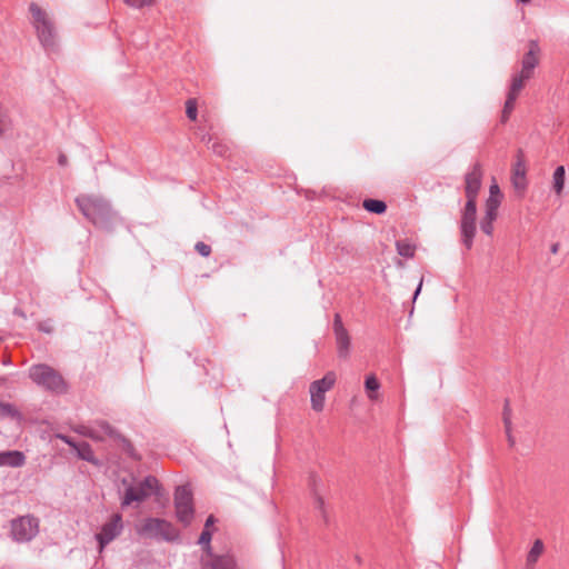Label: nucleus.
<instances>
[{"label": "nucleus", "mask_w": 569, "mask_h": 569, "mask_svg": "<svg viewBox=\"0 0 569 569\" xmlns=\"http://www.w3.org/2000/svg\"><path fill=\"white\" fill-rule=\"evenodd\" d=\"M29 378L37 386L56 395H64L69 389L68 382L62 375L46 363L31 366L29 369Z\"/></svg>", "instance_id": "1"}, {"label": "nucleus", "mask_w": 569, "mask_h": 569, "mask_svg": "<svg viewBox=\"0 0 569 569\" xmlns=\"http://www.w3.org/2000/svg\"><path fill=\"white\" fill-rule=\"evenodd\" d=\"M124 2L133 8H143L152 6L154 0H124Z\"/></svg>", "instance_id": "35"}, {"label": "nucleus", "mask_w": 569, "mask_h": 569, "mask_svg": "<svg viewBox=\"0 0 569 569\" xmlns=\"http://www.w3.org/2000/svg\"><path fill=\"white\" fill-rule=\"evenodd\" d=\"M39 532V520L33 516H23L11 521V537L17 542H28Z\"/></svg>", "instance_id": "10"}, {"label": "nucleus", "mask_w": 569, "mask_h": 569, "mask_svg": "<svg viewBox=\"0 0 569 569\" xmlns=\"http://www.w3.org/2000/svg\"><path fill=\"white\" fill-rule=\"evenodd\" d=\"M489 197L503 198V194L501 193L500 188L496 182H493L489 188Z\"/></svg>", "instance_id": "38"}, {"label": "nucleus", "mask_w": 569, "mask_h": 569, "mask_svg": "<svg viewBox=\"0 0 569 569\" xmlns=\"http://www.w3.org/2000/svg\"><path fill=\"white\" fill-rule=\"evenodd\" d=\"M503 198L500 197H488L486 200V211L487 213H493L498 216V209L501 204Z\"/></svg>", "instance_id": "30"}, {"label": "nucleus", "mask_w": 569, "mask_h": 569, "mask_svg": "<svg viewBox=\"0 0 569 569\" xmlns=\"http://www.w3.org/2000/svg\"><path fill=\"white\" fill-rule=\"evenodd\" d=\"M137 532L147 538L173 541L179 537L176 527L166 519L147 518L137 528Z\"/></svg>", "instance_id": "4"}, {"label": "nucleus", "mask_w": 569, "mask_h": 569, "mask_svg": "<svg viewBox=\"0 0 569 569\" xmlns=\"http://www.w3.org/2000/svg\"><path fill=\"white\" fill-rule=\"evenodd\" d=\"M74 450L77 451V455L80 459L88 461V462H96L93 450L88 442H86V441L78 442Z\"/></svg>", "instance_id": "20"}, {"label": "nucleus", "mask_w": 569, "mask_h": 569, "mask_svg": "<svg viewBox=\"0 0 569 569\" xmlns=\"http://www.w3.org/2000/svg\"><path fill=\"white\" fill-rule=\"evenodd\" d=\"M118 441L121 443L123 450L126 451V453L131 457V458H134V459H140L137 453H136V449L132 445V442L123 437L122 435L119 437Z\"/></svg>", "instance_id": "31"}, {"label": "nucleus", "mask_w": 569, "mask_h": 569, "mask_svg": "<svg viewBox=\"0 0 569 569\" xmlns=\"http://www.w3.org/2000/svg\"><path fill=\"white\" fill-rule=\"evenodd\" d=\"M38 329L46 333H51L53 330V327L51 325L50 320H44L38 323Z\"/></svg>", "instance_id": "37"}, {"label": "nucleus", "mask_w": 569, "mask_h": 569, "mask_svg": "<svg viewBox=\"0 0 569 569\" xmlns=\"http://www.w3.org/2000/svg\"><path fill=\"white\" fill-rule=\"evenodd\" d=\"M502 419L505 423L506 433H509L511 427V408L510 401L506 399L502 412Z\"/></svg>", "instance_id": "32"}, {"label": "nucleus", "mask_w": 569, "mask_h": 569, "mask_svg": "<svg viewBox=\"0 0 569 569\" xmlns=\"http://www.w3.org/2000/svg\"><path fill=\"white\" fill-rule=\"evenodd\" d=\"M482 167L476 162L465 177V193L467 201H476L482 182Z\"/></svg>", "instance_id": "13"}, {"label": "nucleus", "mask_w": 569, "mask_h": 569, "mask_svg": "<svg viewBox=\"0 0 569 569\" xmlns=\"http://www.w3.org/2000/svg\"><path fill=\"white\" fill-rule=\"evenodd\" d=\"M202 569H239L237 560L233 555H211L208 558L201 559Z\"/></svg>", "instance_id": "15"}, {"label": "nucleus", "mask_w": 569, "mask_h": 569, "mask_svg": "<svg viewBox=\"0 0 569 569\" xmlns=\"http://www.w3.org/2000/svg\"><path fill=\"white\" fill-rule=\"evenodd\" d=\"M212 152L219 157L226 158L229 156L230 147L228 143L219 138H217L212 144L209 147Z\"/></svg>", "instance_id": "25"}, {"label": "nucleus", "mask_w": 569, "mask_h": 569, "mask_svg": "<svg viewBox=\"0 0 569 569\" xmlns=\"http://www.w3.org/2000/svg\"><path fill=\"white\" fill-rule=\"evenodd\" d=\"M317 481H318V477H317L316 475H313V473H312V475L310 476V483H311L312 486H316V485H317Z\"/></svg>", "instance_id": "46"}, {"label": "nucleus", "mask_w": 569, "mask_h": 569, "mask_svg": "<svg viewBox=\"0 0 569 569\" xmlns=\"http://www.w3.org/2000/svg\"><path fill=\"white\" fill-rule=\"evenodd\" d=\"M211 539H212V529H203L199 537V540H198V543L202 546L203 551L206 553V556L203 558H208L211 555H214L212 552V548L210 545Z\"/></svg>", "instance_id": "23"}, {"label": "nucleus", "mask_w": 569, "mask_h": 569, "mask_svg": "<svg viewBox=\"0 0 569 569\" xmlns=\"http://www.w3.org/2000/svg\"><path fill=\"white\" fill-rule=\"evenodd\" d=\"M186 114L189 120L196 121L198 117V102L191 98L186 101Z\"/></svg>", "instance_id": "29"}, {"label": "nucleus", "mask_w": 569, "mask_h": 569, "mask_svg": "<svg viewBox=\"0 0 569 569\" xmlns=\"http://www.w3.org/2000/svg\"><path fill=\"white\" fill-rule=\"evenodd\" d=\"M176 517L180 523L188 527L194 517L193 495L189 486H179L174 491Z\"/></svg>", "instance_id": "5"}, {"label": "nucleus", "mask_w": 569, "mask_h": 569, "mask_svg": "<svg viewBox=\"0 0 569 569\" xmlns=\"http://www.w3.org/2000/svg\"><path fill=\"white\" fill-rule=\"evenodd\" d=\"M59 438L68 446H70L72 449H74L76 446L78 445V442L73 441L72 438H70L69 436H59Z\"/></svg>", "instance_id": "40"}, {"label": "nucleus", "mask_w": 569, "mask_h": 569, "mask_svg": "<svg viewBox=\"0 0 569 569\" xmlns=\"http://www.w3.org/2000/svg\"><path fill=\"white\" fill-rule=\"evenodd\" d=\"M559 248H560V244L558 242L552 243L551 247H550L551 253H553V254L558 253Z\"/></svg>", "instance_id": "43"}, {"label": "nucleus", "mask_w": 569, "mask_h": 569, "mask_svg": "<svg viewBox=\"0 0 569 569\" xmlns=\"http://www.w3.org/2000/svg\"><path fill=\"white\" fill-rule=\"evenodd\" d=\"M0 417L18 418L20 413L13 405L0 401Z\"/></svg>", "instance_id": "28"}, {"label": "nucleus", "mask_w": 569, "mask_h": 569, "mask_svg": "<svg viewBox=\"0 0 569 569\" xmlns=\"http://www.w3.org/2000/svg\"><path fill=\"white\" fill-rule=\"evenodd\" d=\"M159 490V481L153 476L146 477L136 486H129L126 489L122 506H130L132 502H142L152 495H157Z\"/></svg>", "instance_id": "6"}, {"label": "nucleus", "mask_w": 569, "mask_h": 569, "mask_svg": "<svg viewBox=\"0 0 569 569\" xmlns=\"http://www.w3.org/2000/svg\"><path fill=\"white\" fill-rule=\"evenodd\" d=\"M315 498H316V506L317 508L322 512L325 513V500L321 496H319L317 492H315Z\"/></svg>", "instance_id": "39"}, {"label": "nucleus", "mask_w": 569, "mask_h": 569, "mask_svg": "<svg viewBox=\"0 0 569 569\" xmlns=\"http://www.w3.org/2000/svg\"><path fill=\"white\" fill-rule=\"evenodd\" d=\"M58 162L60 166H66L67 162H68V159L64 154H60L59 158H58Z\"/></svg>", "instance_id": "42"}, {"label": "nucleus", "mask_w": 569, "mask_h": 569, "mask_svg": "<svg viewBox=\"0 0 569 569\" xmlns=\"http://www.w3.org/2000/svg\"><path fill=\"white\" fill-rule=\"evenodd\" d=\"M9 126V119L7 113L0 108V134L7 130Z\"/></svg>", "instance_id": "36"}, {"label": "nucleus", "mask_w": 569, "mask_h": 569, "mask_svg": "<svg viewBox=\"0 0 569 569\" xmlns=\"http://www.w3.org/2000/svg\"><path fill=\"white\" fill-rule=\"evenodd\" d=\"M332 328L336 337L338 355L340 358H347L350 349V336L342 323L340 313L335 315Z\"/></svg>", "instance_id": "14"}, {"label": "nucleus", "mask_w": 569, "mask_h": 569, "mask_svg": "<svg viewBox=\"0 0 569 569\" xmlns=\"http://www.w3.org/2000/svg\"><path fill=\"white\" fill-rule=\"evenodd\" d=\"M26 462V457L21 451L12 450V451H1L0 452V467L8 466L12 468H18L23 466Z\"/></svg>", "instance_id": "17"}, {"label": "nucleus", "mask_w": 569, "mask_h": 569, "mask_svg": "<svg viewBox=\"0 0 569 569\" xmlns=\"http://www.w3.org/2000/svg\"><path fill=\"white\" fill-rule=\"evenodd\" d=\"M422 287H416V290L413 291V295H412V300L415 301L418 297V295L420 293Z\"/></svg>", "instance_id": "44"}, {"label": "nucleus", "mask_w": 569, "mask_h": 569, "mask_svg": "<svg viewBox=\"0 0 569 569\" xmlns=\"http://www.w3.org/2000/svg\"><path fill=\"white\" fill-rule=\"evenodd\" d=\"M211 127L207 128L206 126H199L196 131V136L199 140L210 147L209 144L213 142L218 137L210 133Z\"/></svg>", "instance_id": "26"}, {"label": "nucleus", "mask_w": 569, "mask_h": 569, "mask_svg": "<svg viewBox=\"0 0 569 569\" xmlns=\"http://www.w3.org/2000/svg\"><path fill=\"white\" fill-rule=\"evenodd\" d=\"M566 181V169L563 166L556 168L552 174V189L557 196H561Z\"/></svg>", "instance_id": "19"}, {"label": "nucleus", "mask_w": 569, "mask_h": 569, "mask_svg": "<svg viewBox=\"0 0 569 569\" xmlns=\"http://www.w3.org/2000/svg\"><path fill=\"white\" fill-rule=\"evenodd\" d=\"M362 207L372 213L381 214L387 210V204L382 200L377 199H365L362 202Z\"/></svg>", "instance_id": "22"}, {"label": "nucleus", "mask_w": 569, "mask_h": 569, "mask_svg": "<svg viewBox=\"0 0 569 569\" xmlns=\"http://www.w3.org/2000/svg\"><path fill=\"white\" fill-rule=\"evenodd\" d=\"M511 183L519 197H523L527 187V162L522 150H518L511 169Z\"/></svg>", "instance_id": "12"}, {"label": "nucleus", "mask_w": 569, "mask_h": 569, "mask_svg": "<svg viewBox=\"0 0 569 569\" xmlns=\"http://www.w3.org/2000/svg\"><path fill=\"white\" fill-rule=\"evenodd\" d=\"M122 530V516L120 513H113L111 518L102 525L100 532L96 535V539L99 543V552H102L108 543L120 536Z\"/></svg>", "instance_id": "11"}, {"label": "nucleus", "mask_w": 569, "mask_h": 569, "mask_svg": "<svg viewBox=\"0 0 569 569\" xmlns=\"http://www.w3.org/2000/svg\"><path fill=\"white\" fill-rule=\"evenodd\" d=\"M539 53L540 48L538 42L536 40H530L528 51L521 61V70L512 77L511 82H518L521 87H525L526 81L533 76V70L539 63Z\"/></svg>", "instance_id": "8"}, {"label": "nucleus", "mask_w": 569, "mask_h": 569, "mask_svg": "<svg viewBox=\"0 0 569 569\" xmlns=\"http://www.w3.org/2000/svg\"><path fill=\"white\" fill-rule=\"evenodd\" d=\"M545 546L543 542L540 539L535 540L533 545L531 546L527 558H526V568L527 569H533L536 563L538 562L539 558L543 553Z\"/></svg>", "instance_id": "18"}, {"label": "nucleus", "mask_w": 569, "mask_h": 569, "mask_svg": "<svg viewBox=\"0 0 569 569\" xmlns=\"http://www.w3.org/2000/svg\"><path fill=\"white\" fill-rule=\"evenodd\" d=\"M99 427L110 438L118 440L121 433H119L109 422L100 421Z\"/></svg>", "instance_id": "33"}, {"label": "nucleus", "mask_w": 569, "mask_h": 569, "mask_svg": "<svg viewBox=\"0 0 569 569\" xmlns=\"http://www.w3.org/2000/svg\"><path fill=\"white\" fill-rule=\"evenodd\" d=\"M380 388V382L378 381L375 375H369L365 380V389L367 391V396L370 400H377L378 393L377 391Z\"/></svg>", "instance_id": "21"}, {"label": "nucleus", "mask_w": 569, "mask_h": 569, "mask_svg": "<svg viewBox=\"0 0 569 569\" xmlns=\"http://www.w3.org/2000/svg\"><path fill=\"white\" fill-rule=\"evenodd\" d=\"M476 217H477V202L466 201L465 208L461 213L460 231L461 241L466 249H471L473 238L476 236Z\"/></svg>", "instance_id": "9"}, {"label": "nucleus", "mask_w": 569, "mask_h": 569, "mask_svg": "<svg viewBox=\"0 0 569 569\" xmlns=\"http://www.w3.org/2000/svg\"><path fill=\"white\" fill-rule=\"evenodd\" d=\"M196 251L202 257H209L211 254V247L202 241H198L194 246Z\"/></svg>", "instance_id": "34"}, {"label": "nucleus", "mask_w": 569, "mask_h": 569, "mask_svg": "<svg viewBox=\"0 0 569 569\" xmlns=\"http://www.w3.org/2000/svg\"><path fill=\"white\" fill-rule=\"evenodd\" d=\"M497 214L493 213H487L485 212V216L482 217L480 221V229L483 233L488 236H492L493 233V222L497 219Z\"/></svg>", "instance_id": "24"}, {"label": "nucleus", "mask_w": 569, "mask_h": 569, "mask_svg": "<svg viewBox=\"0 0 569 569\" xmlns=\"http://www.w3.org/2000/svg\"><path fill=\"white\" fill-rule=\"evenodd\" d=\"M337 381V376L333 371H328L321 379L315 380L310 383V401L311 408L320 412L325 408L326 392L331 390Z\"/></svg>", "instance_id": "7"}, {"label": "nucleus", "mask_w": 569, "mask_h": 569, "mask_svg": "<svg viewBox=\"0 0 569 569\" xmlns=\"http://www.w3.org/2000/svg\"><path fill=\"white\" fill-rule=\"evenodd\" d=\"M507 435V438H508V442L510 446H513L515 445V439L511 435V430L509 431V433H506Z\"/></svg>", "instance_id": "45"}, {"label": "nucleus", "mask_w": 569, "mask_h": 569, "mask_svg": "<svg viewBox=\"0 0 569 569\" xmlns=\"http://www.w3.org/2000/svg\"><path fill=\"white\" fill-rule=\"evenodd\" d=\"M89 437L93 438V439H98V437L93 433V431H90L87 433Z\"/></svg>", "instance_id": "47"}, {"label": "nucleus", "mask_w": 569, "mask_h": 569, "mask_svg": "<svg viewBox=\"0 0 569 569\" xmlns=\"http://www.w3.org/2000/svg\"><path fill=\"white\" fill-rule=\"evenodd\" d=\"M418 284H419V286H422V284H423V278H421V279H420V281H419V283H418Z\"/></svg>", "instance_id": "49"}, {"label": "nucleus", "mask_w": 569, "mask_h": 569, "mask_svg": "<svg viewBox=\"0 0 569 569\" xmlns=\"http://www.w3.org/2000/svg\"><path fill=\"white\" fill-rule=\"evenodd\" d=\"M518 2H521V3H529L531 2V0H517Z\"/></svg>", "instance_id": "48"}, {"label": "nucleus", "mask_w": 569, "mask_h": 569, "mask_svg": "<svg viewBox=\"0 0 569 569\" xmlns=\"http://www.w3.org/2000/svg\"><path fill=\"white\" fill-rule=\"evenodd\" d=\"M216 522V518L213 515H210L207 520H206V523H204V528L203 529H211V527L214 525Z\"/></svg>", "instance_id": "41"}, {"label": "nucleus", "mask_w": 569, "mask_h": 569, "mask_svg": "<svg viewBox=\"0 0 569 569\" xmlns=\"http://www.w3.org/2000/svg\"><path fill=\"white\" fill-rule=\"evenodd\" d=\"M76 204L81 213L96 226L106 224L111 217V208L103 198L92 194H80Z\"/></svg>", "instance_id": "2"}, {"label": "nucleus", "mask_w": 569, "mask_h": 569, "mask_svg": "<svg viewBox=\"0 0 569 569\" xmlns=\"http://www.w3.org/2000/svg\"><path fill=\"white\" fill-rule=\"evenodd\" d=\"M397 251L401 257L412 258L416 252V247L406 240H400L397 241Z\"/></svg>", "instance_id": "27"}, {"label": "nucleus", "mask_w": 569, "mask_h": 569, "mask_svg": "<svg viewBox=\"0 0 569 569\" xmlns=\"http://www.w3.org/2000/svg\"><path fill=\"white\" fill-rule=\"evenodd\" d=\"M522 89H523V87H521L520 83L511 82L508 94H507V99H506V102H505V106L502 109V114H501L502 122H506L509 119V117L515 108L516 100Z\"/></svg>", "instance_id": "16"}, {"label": "nucleus", "mask_w": 569, "mask_h": 569, "mask_svg": "<svg viewBox=\"0 0 569 569\" xmlns=\"http://www.w3.org/2000/svg\"><path fill=\"white\" fill-rule=\"evenodd\" d=\"M29 9L40 43L46 51H54L57 48V32L53 22L37 3H31Z\"/></svg>", "instance_id": "3"}]
</instances>
